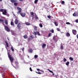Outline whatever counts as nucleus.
I'll use <instances>...</instances> for the list:
<instances>
[{
  "label": "nucleus",
  "instance_id": "f257e3e1",
  "mask_svg": "<svg viewBox=\"0 0 78 78\" xmlns=\"http://www.w3.org/2000/svg\"><path fill=\"white\" fill-rule=\"evenodd\" d=\"M8 56L9 59L12 65L14 67L15 69H17V68H18L19 67V66H18V64H16V65L14 64V65H13L12 64V62L14 61V58L12 56H11V55L10 54H8Z\"/></svg>",
  "mask_w": 78,
  "mask_h": 78
},
{
  "label": "nucleus",
  "instance_id": "f03ea898",
  "mask_svg": "<svg viewBox=\"0 0 78 78\" xmlns=\"http://www.w3.org/2000/svg\"><path fill=\"white\" fill-rule=\"evenodd\" d=\"M17 9H18V11L17 12V14H19L20 13V15L22 17H24L25 16L26 14L25 12L23 13H21L22 12V9L21 8H20L19 7H17Z\"/></svg>",
  "mask_w": 78,
  "mask_h": 78
},
{
  "label": "nucleus",
  "instance_id": "7ed1b4c3",
  "mask_svg": "<svg viewBox=\"0 0 78 78\" xmlns=\"http://www.w3.org/2000/svg\"><path fill=\"white\" fill-rule=\"evenodd\" d=\"M4 28L5 30H6L7 32H10V29L8 28L5 25L4 26Z\"/></svg>",
  "mask_w": 78,
  "mask_h": 78
},
{
  "label": "nucleus",
  "instance_id": "20e7f679",
  "mask_svg": "<svg viewBox=\"0 0 78 78\" xmlns=\"http://www.w3.org/2000/svg\"><path fill=\"white\" fill-rule=\"evenodd\" d=\"M72 32L73 34L74 35H76V30H73Z\"/></svg>",
  "mask_w": 78,
  "mask_h": 78
},
{
  "label": "nucleus",
  "instance_id": "39448f33",
  "mask_svg": "<svg viewBox=\"0 0 78 78\" xmlns=\"http://www.w3.org/2000/svg\"><path fill=\"white\" fill-rule=\"evenodd\" d=\"M30 14H31V17H32V19H33L34 18V12H31Z\"/></svg>",
  "mask_w": 78,
  "mask_h": 78
},
{
  "label": "nucleus",
  "instance_id": "423d86ee",
  "mask_svg": "<svg viewBox=\"0 0 78 78\" xmlns=\"http://www.w3.org/2000/svg\"><path fill=\"white\" fill-rule=\"evenodd\" d=\"M17 27H18L19 30H20V27H21V25H20V23H18L17 25Z\"/></svg>",
  "mask_w": 78,
  "mask_h": 78
},
{
  "label": "nucleus",
  "instance_id": "0eeeda50",
  "mask_svg": "<svg viewBox=\"0 0 78 78\" xmlns=\"http://www.w3.org/2000/svg\"><path fill=\"white\" fill-rule=\"evenodd\" d=\"M10 1L12 3H14L15 2H18L17 0H10Z\"/></svg>",
  "mask_w": 78,
  "mask_h": 78
},
{
  "label": "nucleus",
  "instance_id": "6e6552de",
  "mask_svg": "<svg viewBox=\"0 0 78 78\" xmlns=\"http://www.w3.org/2000/svg\"><path fill=\"white\" fill-rule=\"evenodd\" d=\"M7 12V11H6V10H5L4 12H2V14H3V15H6Z\"/></svg>",
  "mask_w": 78,
  "mask_h": 78
},
{
  "label": "nucleus",
  "instance_id": "1a4fd4ad",
  "mask_svg": "<svg viewBox=\"0 0 78 78\" xmlns=\"http://www.w3.org/2000/svg\"><path fill=\"white\" fill-rule=\"evenodd\" d=\"M15 24H16V25H17V24L18 23V20L16 19L15 21Z\"/></svg>",
  "mask_w": 78,
  "mask_h": 78
},
{
  "label": "nucleus",
  "instance_id": "9d476101",
  "mask_svg": "<svg viewBox=\"0 0 78 78\" xmlns=\"http://www.w3.org/2000/svg\"><path fill=\"white\" fill-rule=\"evenodd\" d=\"M29 51L30 53H31L33 52V50L31 48H30L29 50Z\"/></svg>",
  "mask_w": 78,
  "mask_h": 78
},
{
  "label": "nucleus",
  "instance_id": "9b49d317",
  "mask_svg": "<svg viewBox=\"0 0 78 78\" xmlns=\"http://www.w3.org/2000/svg\"><path fill=\"white\" fill-rule=\"evenodd\" d=\"M24 39H27L28 38V36L27 35H25L23 36Z\"/></svg>",
  "mask_w": 78,
  "mask_h": 78
},
{
  "label": "nucleus",
  "instance_id": "f8f14e48",
  "mask_svg": "<svg viewBox=\"0 0 78 78\" xmlns=\"http://www.w3.org/2000/svg\"><path fill=\"white\" fill-rule=\"evenodd\" d=\"M66 35L67 37H70V34H69V33H67L66 34Z\"/></svg>",
  "mask_w": 78,
  "mask_h": 78
},
{
  "label": "nucleus",
  "instance_id": "ddd939ff",
  "mask_svg": "<svg viewBox=\"0 0 78 78\" xmlns=\"http://www.w3.org/2000/svg\"><path fill=\"white\" fill-rule=\"evenodd\" d=\"M46 46V44H44L42 45V48H45Z\"/></svg>",
  "mask_w": 78,
  "mask_h": 78
},
{
  "label": "nucleus",
  "instance_id": "4468645a",
  "mask_svg": "<svg viewBox=\"0 0 78 78\" xmlns=\"http://www.w3.org/2000/svg\"><path fill=\"white\" fill-rule=\"evenodd\" d=\"M4 22L6 25H8V20H5L4 21Z\"/></svg>",
  "mask_w": 78,
  "mask_h": 78
},
{
  "label": "nucleus",
  "instance_id": "2eb2a0df",
  "mask_svg": "<svg viewBox=\"0 0 78 78\" xmlns=\"http://www.w3.org/2000/svg\"><path fill=\"white\" fill-rule=\"evenodd\" d=\"M5 42L6 45V46L7 47H9V45H8V42H7V41H5Z\"/></svg>",
  "mask_w": 78,
  "mask_h": 78
},
{
  "label": "nucleus",
  "instance_id": "dca6fc26",
  "mask_svg": "<svg viewBox=\"0 0 78 78\" xmlns=\"http://www.w3.org/2000/svg\"><path fill=\"white\" fill-rule=\"evenodd\" d=\"M35 19L36 20H37L39 18H38V17H37V15L36 14H35Z\"/></svg>",
  "mask_w": 78,
  "mask_h": 78
},
{
  "label": "nucleus",
  "instance_id": "f3484780",
  "mask_svg": "<svg viewBox=\"0 0 78 78\" xmlns=\"http://www.w3.org/2000/svg\"><path fill=\"white\" fill-rule=\"evenodd\" d=\"M25 24L26 25H31L30 23H29L28 22H26L25 23Z\"/></svg>",
  "mask_w": 78,
  "mask_h": 78
},
{
  "label": "nucleus",
  "instance_id": "a211bd4d",
  "mask_svg": "<svg viewBox=\"0 0 78 78\" xmlns=\"http://www.w3.org/2000/svg\"><path fill=\"white\" fill-rule=\"evenodd\" d=\"M54 24H55V26H58V23L57 22L55 21L54 22Z\"/></svg>",
  "mask_w": 78,
  "mask_h": 78
},
{
  "label": "nucleus",
  "instance_id": "6ab92c4d",
  "mask_svg": "<svg viewBox=\"0 0 78 78\" xmlns=\"http://www.w3.org/2000/svg\"><path fill=\"white\" fill-rule=\"evenodd\" d=\"M34 35L35 36V37L37 38V36H36V35L37 34V33L36 32H34Z\"/></svg>",
  "mask_w": 78,
  "mask_h": 78
},
{
  "label": "nucleus",
  "instance_id": "aec40b11",
  "mask_svg": "<svg viewBox=\"0 0 78 78\" xmlns=\"http://www.w3.org/2000/svg\"><path fill=\"white\" fill-rule=\"evenodd\" d=\"M36 33H37V34L38 36H41V34H40L39 32L37 31Z\"/></svg>",
  "mask_w": 78,
  "mask_h": 78
},
{
  "label": "nucleus",
  "instance_id": "412c9836",
  "mask_svg": "<svg viewBox=\"0 0 78 78\" xmlns=\"http://www.w3.org/2000/svg\"><path fill=\"white\" fill-rule=\"evenodd\" d=\"M0 22H2L4 23V20L0 18Z\"/></svg>",
  "mask_w": 78,
  "mask_h": 78
},
{
  "label": "nucleus",
  "instance_id": "4be33fe9",
  "mask_svg": "<svg viewBox=\"0 0 78 78\" xmlns=\"http://www.w3.org/2000/svg\"><path fill=\"white\" fill-rule=\"evenodd\" d=\"M53 39L55 41H57V38H56V37H53Z\"/></svg>",
  "mask_w": 78,
  "mask_h": 78
},
{
  "label": "nucleus",
  "instance_id": "5701e85b",
  "mask_svg": "<svg viewBox=\"0 0 78 78\" xmlns=\"http://www.w3.org/2000/svg\"><path fill=\"white\" fill-rule=\"evenodd\" d=\"M11 25H12L13 26V25H14V22H11Z\"/></svg>",
  "mask_w": 78,
  "mask_h": 78
},
{
  "label": "nucleus",
  "instance_id": "b1692460",
  "mask_svg": "<svg viewBox=\"0 0 78 78\" xmlns=\"http://www.w3.org/2000/svg\"><path fill=\"white\" fill-rule=\"evenodd\" d=\"M60 48L61 50H63V49H64V47H63V46L62 45H61V46Z\"/></svg>",
  "mask_w": 78,
  "mask_h": 78
},
{
  "label": "nucleus",
  "instance_id": "393cba45",
  "mask_svg": "<svg viewBox=\"0 0 78 78\" xmlns=\"http://www.w3.org/2000/svg\"><path fill=\"white\" fill-rule=\"evenodd\" d=\"M69 59L71 61H73V58L72 57H69Z\"/></svg>",
  "mask_w": 78,
  "mask_h": 78
},
{
  "label": "nucleus",
  "instance_id": "a878e982",
  "mask_svg": "<svg viewBox=\"0 0 78 78\" xmlns=\"http://www.w3.org/2000/svg\"><path fill=\"white\" fill-rule=\"evenodd\" d=\"M70 62H68L66 63V66H69Z\"/></svg>",
  "mask_w": 78,
  "mask_h": 78
},
{
  "label": "nucleus",
  "instance_id": "bb28decb",
  "mask_svg": "<svg viewBox=\"0 0 78 78\" xmlns=\"http://www.w3.org/2000/svg\"><path fill=\"white\" fill-rule=\"evenodd\" d=\"M11 49L12 51H14V49L13 48V47H12V46L11 47Z\"/></svg>",
  "mask_w": 78,
  "mask_h": 78
},
{
  "label": "nucleus",
  "instance_id": "cd10ccee",
  "mask_svg": "<svg viewBox=\"0 0 78 78\" xmlns=\"http://www.w3.org/2000/svg\"><path fill=\"white\" fill-rule=\"evenodd\" d=\"M37 2H38V0H35L34 1V3L36 4V3H37Z\"/></svg>",
  "mask_w": 78,
  "mask_h": 78
},
{
  "label": "nucleus",
  "instance_id": "c85d7f7f",
  "mask_svg": "<svg viewBox=\"0 0 78 78\" xmlns=\"http://www.w3.org/2000/svg\"><path fill=\"white\" fill-rule=\"evenodd\" d=\"M39 25L40 27H41V28L42 27H43V26L42 25V24L40 23L39 24Z\"/></svg>",
  "mask_w": 78,
  "mask_h": 78
},
{
  "label": "nucleus",
  "instance_id": "c756f323",
  "mask_svg": "<svg viewBox=\"0 0 78 78\" xmlns=\"http://www.w3.org/2000/svg\"><path fill=\"white\" fill-rule=\"evenodd\" d=\"M48 71H49V72H51V73H53V72L51 70H50L49 69H48Z\"/></svg>",
  "mask_w": 78,
  "mask_h": 78
},
{
  "label": "nucleus",
  "instance_id": "7c9ffc66",
  "mask_svg": "<svg viewBox=\"0 0 78 78\" xmlns=\"http://www.w3.org/2000/svg\"><path fill=\"white\" fill-rule=\"evenodd\" d=\"M14 5L15 6H17V2H15L14 3Z\"/></svg>",
  "mask_w": 78,
  "mask_h": 78
},
{
  "label": "nucleus",
  "instance_id": "2f4dec72",
  "mask_svg": "<svg viewBox=\"0 0 78 78\" xmlns=\"http://www.w3.org/2000/svg\"><path fill=\"white\" fill-rule=\"evenodd\" d=\"M34 57L35 58H37L38 57V55H35L34 56Z\"/></svg>",
  "mask_w": 78,
  "mask_h": 78
},
{
  "label": "nucleus",
  "instance_id": "473e14b6",
  "mask_svg": "<svg viewBox=\"0 0 78 78\" xmlns=\"http://www.w3.org/2000/svg\"><path fill=\"white\" fill-rule=\"evenodd\" d=\"M34 28L35 30H37V27L36 26H34Z\"/></svg>",
  "mask_w": 78,
  "mask_h": 78
},
{
  "label": "nucleus",
  "instance_id": "72a5a7b5",
  "mask_svg": "<svg viewBox=\"0 0 78 78\" xmlns=\"http://www.w3.org/2000/svg\"><path fill=\"white\" fill-rule=\"evenodd\" d=\"M50 31L52 33H54V30L53 29H52V30H51Z\"/></svg>",
  "mask_w": 78,
  "mask_h": 78
},
{
  "label": "nucleus",
  "instance_id": "f704fd0d",
  "mask_svg": "<svg viewBox=\"0 0 78 78\" xmlns=\"http://www.w3.org/2000/svg\"><path fill=\"white\" fill-rule=\"evenodd\" d=\"M51 33H49L48 35V37H50V36H51Z\"/></svg>",
  "mask_w": 78,
  "mask_h": 78
},
{
  "label": "nucleus",
  "instance_id": "c9c22d12",
  "mask_svg": "<svg viewBox=\"0 0 78 78\" xmlns=\"http://www.w3.org/2000/svg\"><path fill=\"white\" fill-rule=\"evenodd\" d=\"M61 3H62V4H64V3H65V2H64V1H62L61 2Z\"/></svg>",
  "mask_w": 78,
  "mask_h": 78
},
{
  "label": "nucleus",
  "instance_id": "e433bc0d",
  "mask_svg": "<svg viewBox=\"0 0 78 78\" xmlns=\"http://www.w3.org/2000/svg\"><path fill=\"white\" fill-rule=\"evenodd\" d=\"M67 61V59H66V58H64L63 59V61L64 62H66Z\"/></svg>",
  "mask_w": 78,
  "mask_h": 78
},
{
  "label": "nucleus",
  "instance_id": "4c0bfd02",
  "mask_svg": "<svg viewBox=\"0 0 78 78\" xmlns=\"http://www.w3.org/2000/svg\"><path fill=\"white\" fill-rule=\"evenodd\" d=\"M47 17H48V19H51V16H48Z\"/></svg>",
  "mask_w": 78,
  "mask_h": 78
},
{
  "label": "nucleus",
  "instance_id": "58836bf2",
  "mask_svg": "<svg viewBox=\"0 0 78 78\" xmlns=\"http://www.w3.org/2000/svg\"><path fill=\"white\" fill-rule=\"evenodd\" d=\"M0 12H3V9H0Z\"/></svg>",
  "mask_w": 78,
  "mask_h": 78
},
{
  "label": "nucleus",
  "instance_id": "ea45409f",
  "mask_svg": "<svg viewBox=\"0 0 78 78\" xmlns=\"http://www.w3.org/2000/svg\"><path fill=\"white\" fill-rule=\"evenodd\" d=\"M66 24H67V25H70V23L69 22H66Z\"/></svg>",
  "mask_w": 78,
  "mask_h": 78
},
{
  "label": "nucleus",
  "instance_id": "a19ab883",
  "mask_svg": "<svg viewBox=\"0 0 78 78\" xmlns=\"http://www.w3.org/2000/svg\"><path fill=\"white\" fill-rule=\"evenodd\" d=\"M15 62V65L18 64V62Z\"/></svg>",
  "mask_w": 78,
  "mask_h": 78
},
{
  "label": "nucleus",
  "instance_id": "79ce46f5",
  "mask_svg": "<svg viewBox=\"0 0 78 78\" xmlns=\"http://www.w3.org/2000/svg\"><path fill=\"white\" fill-rule=\"evenodd\" d=\"M2 77L3 78H6L5 77V75L4 74H3L2 76Z\"/></svg>",
  "mask_w": 78,
  "mask_h": 78
},
{
  "label": "nucleus",
  "instance_id": "37998d69",
  "mask_svg": "<svg viewBox=\"0 0 78 78\" xmlns=\"http://www.w3.org/2000/svg\"><path fill=\"white\" fill-rule=\"evenodd\" d=\"M30 71H31V72H32L33 71V70H32V69H31V67L30 68Z\"/></svg>",
  "mask_w": 78,
  "mask_h": 78
},
{
  "label": "nucleus",
  "instance_id": "c03bdc74",
  "mask_svg": "<svg viewBox=\"0 0 78 78\" xmlns=\"http://www.w3.org/2000/svg\"><path fill=\"white\" fill-rule=\"evenodd\" d=\"M73 16H76V15L75 13H73Z\"/></svg>",
  "mask_w": 78,
  "mask_h": 78
},
{
  "label": "nucleus",
  "instance_id": "a18cd8bd",
  "mask_svg": "<svg viewBox=\"0 0 78 78\" xmlns=\"http://www.w3.org/2000/svg\"><path fill=\"white\" fill-rule=\"evenodd\" d=\"M30 37H31V38L33 39V37L32 35H31L30 36Z\"/></svg>",
  "mask_w": 78,
  "mask_h": 78
},
{
  "label": "nucleus",
  "instance_id": "49530a36",
  "mask_svg": "<svg viewBox=\"0 0 78 78\" xmlns=\"http://www.w3.org/2000/svg\"><path fill=\"white\" fill-rule=\"evenodd\" d=\"M57 30L58 31H60L59 30V29L58 28H57Z\"/></svg>",
  "mask_w": 78,
  "mask_h": 78
},
{
  "label": "nucleus",
  "instance_id": "de8ad7c7",
  "mask_svg": "<svg viewBox=\"0 0 78 78\" xmlns=\"http://www.w3.org/2000/svg\"><path fill=\"white\" fill-rule=\"evenodd\" d=\"M76 23H78V20H76Z\"/></svg>",
  "mask_w": 78,
  "mask_h": 78
},
{
  "label": "nucleus",
  "instance_id": "09e8293b",
  "mask_svg": "<svg viewBox=\"0 0 78 78\" xmlns=\"http://www.w3.org/2000/svg\"><path fill=\"white\" fill-rule=\"evenodd\" d=\"M41 73H40V72H38V74H40V75H41Z\"/></svg>",
  "mask_w": 78,
  "mask_h": 78
},
{
  "label": "nucleus",
  "instance_id": "8fccbe9b",
  "mask_svg": "<svg viewBox=\"0 0 78 78\" xmlns=\"http://www.w3.org/2000/svg\"><path fill=\"white\" fill-rule=\"evenodd\" d=\"M19 1H20V2H23V0H19Z\"/></svg>",
  "mask_w": 78,
  "mask_h": 78
},
{
  "label": "nucleus",
  "instance_id": "3c124183",
  "mask_svg": "<svg viewBox=\"0 0 78 78\" xmlns=\"http://www.w3.org/2000/svg\"><path fill=\"white\" fill-rule=\"evenodd\" d=\"M22 51H24V48H23L22 49Z\"/></svg>",
  "mask_w": 78,
  "mask_h": 78
},
{
  "label": "nucleus",
  "instance_id": "603ef678",
  "mask_svg": "<svg viewBox=\"0 0 78 78\" xmlns=\"http://www.w3.org/2000/svg\"><path fill=\"white\" fill-rule=\"evenodd\" d=\"M37 71H39L40 70V69H37Z\"/></svg>",
  "mask_w": 78,
  "mask_h": 78
},
{
  "label": "nucleus",
  "instance_id": "864d4df0",
  "mask_svg": "<svg viewBox=\"0 0 78 78\" xmlns=\"http://www.w3.org/2000/svg\"><path fill=\"white\" fill-rule=\"evenodd\" d=\"M28 41H30V38H28Z\"/></svg>",
  "mask_w": 78,
  "mask_h": 78
},
{
  "label": "nucleus",
  "instance_id": "5fc2aeb1",
  "mask_svg": "<svg viewBox=\"0 0 78 78\" xmlns=\"http://www.w3.org/2000/svg\"><path fill=\"white\" fill-rule=\"evenodd\" d=\"M55 76H56V77H58V75H55Z\"/></svg>",
  "mask_w": 78,
  "mask_h": 78
},
{
  "label": "nucleus",
  "instance_id": "6e6d98bb",
  "mask_svg": "<svg viewBox=\"0 0 78 78\" xmlns=\"http://www.w3.org/2000/svg\"><path fill=\"white\" fill-rule=\"evenodd\" d=\"M54 55L56 56V54H55H55H54Z\"/></svg>",
  "mask_w": 78,
  "mask_h": 78
},
{
  "label": "nucleus",
  "instance_id": "4d7b16f0",
  "mask_svg": "<svg viewBox=\"0 0 78 78\" xmlns=\"http://www.w3.org/2000/svg\"><path fill=\"white\" fill-rule=\"evenodd\" d=\"M36 72V73H38V72Z\"/></svg>",
  "mask_w": 78,
  "mask_h": 78
},
{
  "label": "nucleus",
  "instance_id": "13d9d810",
  "mask_svg": "<svg viewBox=\"0 0 78 78\" xmlns=\"http://www.w3.org/2000/svg\"><path fill=\"white\" fill-rule=\"evenodd\" d=\"M52 74H53V75H55V73H53Z\"/></svg>",
  "mask_w": 78,
  "mask_h": 78
},
{
  "label": "nucleus",
  "instance_id": "bf43d9fd",
  "mask_svg": "<svg viewBox=\"0 0 78 78\" xmlns=\"http://www.w3.org/2000/svg\"><path fill=\"white\" fill-rule=\"evenodd\" d=\"M2 0H0V2H2Z\"/></svg>",
  "mask_w": 78,
  "mask_h": 78
},
{
  "label": "nucleus",
  "instance_id": "052dcab7",
  "mask_svg": "<svg viewBox=\"0 0 78 78\" xmlns=\"http://www.w3.org/2000/svg\"><path fill=\"white\" fill-rule=\"evenodd\" d=\"M7 39H8V40H9V39H8V38L7 37Z\"/></svg>",
  "mask_w": 78,
  "mask_h": 78
},
{
  "label": "nucleus",
  "instance_id": "680f3d73",
  "mask_svg": "<svg viewBox=\"0 0 78 78\" xmlns=\"http://www.w3.org/2000/svg\"><path fill=\"white\" fill-rule=\"evenodd\" d=\"M28 58H29V56H28Z\"/></svg>",
  "mask_w": 78,
  "mask_h": 78
}]
</instances>
